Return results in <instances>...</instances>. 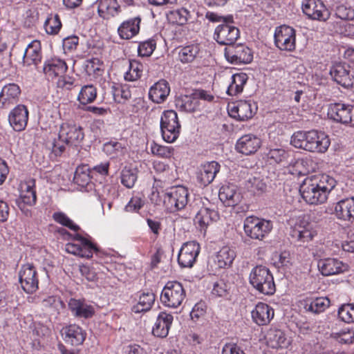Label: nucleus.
I'll use <instances>...</instances> for the list:
<instances>
[{
  "label": "nucleus",
  "mask_w": 354,
  "mask_h": 354,
  "mask_svg": "<svg viewBox=\"0 0 354 354\" xmlns=\"http://www.w3.org/2000/svg\"><path fill=\"white\" fill-rule=\"evenodd\" d=\"M336 185V180L328 174L313 175L304 180L299 191L307 203L321 205L327 201Z\"/></svg>",
  "instance_id": "1"
},
{
  "label": "nucleus",
  "mask_w": 354,
  "mask_h": 354,
  "mask_svg": "<svg viewBox=\"0 0 354 354\" xmlns=\"http://www.w3.org/2000/svg\"><path fill=\"white\" fill-rule=\"evenodd\" d=\"M189 192L187 187L178 185L165 192L153 190L150 199L159 205L162 201L165 207L170 212H175L184 209L188 203Z\"/></svg>",
  "instance_id": "2"
},
{
  "label": "nucleus",
  "mask_w": 354,
  "mask_h": 354,
  "mask_svg": "<svg viewBox=\"0 0 354 354\" xmlns=\"http://www.w3.org/2000/svg\"><path fill=\"white\" fill-rule=\"evenodd\" d=\"M84 134L81 127L65 122L60 126L58 140L52 143V151L56 155H61L65 150V145L77 146L84 139Z\"/></svg>",
  "instance_id": "3"
},
{
  "label": "nucleus",
  "mask_w": 354,
  "mask_h": 354,
  "mask_svg": "<svg viewBox=\"0 0 354 354\" xmlns=\"http://www.w3.org/2000/svg\"><path fill=\"white\" fill-rule=\"evenodd\" d=\"M250 284L259 292L265 295H272L275 292L276 288L272 274L263 266L253 268L249 276Z\"/></svg>",
  "instance_id": "4"
},
{
  "label": "nucleus",
  "mask_w": 354,
  "mask_h": 354,
  "mask_svg": "<svg viewBox=\"0 0 354 354\" xmlns=\"http://www.w3.org/2000/svg\"><path fill=\"white\" fill-rule=\"evenodd\" d=\"M64 235L68 236L71 242L66 244V251L80 257L89 259L94 252H97V246L87 238L83 237L79 234H71L65 230H62Z\"/></svg>",
  "instance_id": "5"
},
{
  "label": "nucleus",
  "mask_w": 354,
  "mask_h": 354,
  "mask_svg": "<svg viewBox=\"0 0 354 354\" xmlns=\"http://www.w3.org/2000/svg\"><path fill=\"white\" fill-rule=\"evenodd\" d=\"M273 225L271 221L254 216H247L243 222V230L252 239L262 241L271 232Z\"/></svg>",
  "instance_id": "6"
},
{
  "label": "nucleus",
  "mask_w": 354,
  "mask_h": 354,
  "mask_svg": "<svg viewBox=\"0 0 354 354\" xmlns=\"http://www.w3.org/2000/svg\"><path fill=\"white\" fill-rule=\"evenodd\" d=\"M160 126L162 139L165 142L173 143L179 137L181 125L175 111H164L160 117Z\"/></svg>",
  "instance_id": "7"
},
{
  "label": "nucleus",
  "mask_w": 354,
  "mask_h": 354,
  "mask_svg": "<svg viewBox=\"0 0 354 354\" xmlns=\"http://www.w3.org/2000/svg\"><path fill=\"white\" fill-rule=\"evenodd\" d=\"M185 296V290L180 283L168 281L161 292L160 301L165 307L176 308L182 304Z\"/></svg>",
  "instance_id": "8"
},
{
  "label": "nucleus",
  "mask_w": 354,
  "mask_h": 354,
  "mask_svg": "<svg viewBox=\"0 0 354 354\" xmlns=\"http://www.w3.org/2000/svg\"><path fill=\"white\" fill-rule=\"evenodd\" d=\"M328 118L344 125L354 127V106L342 102L332 103L328 108Z\"/></svg>",
  "instance_id": "9"
},
{
  "label": "nucleus",
  "mask_w": 354,
  "mask_h": 354,
  "mask_svg": "<svg viewBox=\"0 0 354 354\" xmlns=\"http://www.w3.org/2000/svg\"><path fill=\"white\" fill-rule=\"evenodd\" d=\"M290 235L297 241L305 243L311 241L317 235V230L309 222L308 216L303 214L296 218L291 227Z\"/></svg>",
  "instance_id": "10"
},
{
  "label": "nucleus",
  "mask_w": 354,
  "mask_h": 354,
  "mask_svg": "<svg viewBox=\"0 0 354 354\" xmlns=\"http://www.w3.org/2000/svg\"><path fill=\"white\" fill-rule=\"evenodd\" d=\"M19 282L21 288L28 294L36 292L39 288L37 273L31 264L23 265L18 274Z\"/></svg>",
  "instance_id": "11"
},
{
  "label": "nucleus",
  "mask_w": 354,
  "mask_h": 354,
  "mask_svg": "<svg viewBox=\"0 0 354 354\" xmlns=\"http://www.w3.org/2000/svg\"><path fill=\"white\" fill-rule=\"evenodd\" d=\"M274 37L276 46L280 50L292 51L295 49V30L292 27L286 25L277 27Z\"/></svg>",
  "instance_id": "12"
},
{
  "label": "nucleus",
  "mask_w": 354,
  "mask_h": 354,
  "mask_svg": "<svg viewBox=\"0 0 354 354\" xmlns=\"http://www.w3.org/2000/svg\"><path fill=\"white\" fill-rule=\"evenodd\" d=\"M19 198L16 200V203L19 208L24 212L26 205L33 206L37 201V195L35 191V180L30 178L21 182L19 186Z\"/></svg>",
  "instance_id": "13"
},
{
  "label": "nucleus",
  "mask_w": 354,
  "mask_h": 354,
  "mask_svg": "<svg viewBox=\"0 0 354 354\" xmlns=\"http://www.w3.org/2000/svg\"><path fill=\"white\" fill-rule=\"evenodd\" d=\"M225 57L233 64H248L253 59V53L247 46L239 44L232 45L225 49Z\"/></svg>",
  "instance_id": "14"
},
{
  "label": "nucleus",
  "mask_w": 354,
  "mask_h": 354,
  "mask_svg": "<svg viewBox=\"0 0 354 354\" xmlns=\"http://www.w3.org/2000/svg\"><path fill=\"white\" fill-rule=\"evenodd\" d=\"M240 36L239 29L223 20L214 30V38L221 45L232 46Z\"/></svg>",
  "instance_id": "15"
},
{
  "label": "nucleus",
  "mask_w": 354,
  "mask_h": 354,
  "mask_svg": "<svg viewBox=\"0 0 354 354\" xmlns=\"http://www.w3.org/2000/svg\"><path fill=\"white\" fill-rule=\"evenodd\" d=\"M201 246L196 241H188L183 244L178 255V263L182 268H192L200 253Z\"/></svg>",
  "instance_id": "16"
},
{
  "label": "nucleus",
  "mask_w": 354,
  "mask_h": 354,
  "mask_svg": "<svg viewBox=\"0 0 354 354\" xmlns=\"http://www.w3.org/2000/svg\"><path fill=\"white\" fill-rule=\"evenodd\" d=\"M330 74L333 79L344 87L354 84V68L346 64L338 63L332 66Z\"/></svg>",
  "instance_id": "17"
},
{
  "label": "nucleus",
  "mask_w": 354,
  "mask_h": 354,
  "mask_svg": "<svg viewBox=\"0 0 354 354\" xmlns=\"http://www.w3.org/2000/svg\"><path fill=\"white\" fill-rule=\"evenodd\" d=\"M326 213L333 214L337 218L343 221H354V198L342 199L326 209Z\"/></svg>",
  "instance_id": "18"
},
{
  "label": "nucleus",
  "mask_w": 354,
  "mask_h": 354,
  "mask_svg": "<svg viewBox=\"0 0 354 354\" xmlns=\"http://www.w3.org/2000/svg\"><path fill=\"white\" fill-rule=\"evenodd\" d=\"M257 110L254 104L250 101L240 100L228 106V114L237 120L244 121L250 119Z\"/></svg>",
  "instance_id": "19"
},
{
  "label": "nucleus",
  "mask_w": 354,
  "mask_h": 354,
  "mask_svg": "<svg viewBox=\"0 0 354 354\" xmlns=\"http://www.w3.org/2000/svg\"><path fill=\"white\" fill-rule=\"evenodd\" d=\"M221 165L216 161L206 162L201 165L196 171V180L201 186H207L220 171Z\"/></svg>",
  "instance_id": "20"
},
{
  "label": "nucleus",
  "mask_w": 354,
  "mask_h": 354,
  "mask_svg": "<svg viewBox=\"0 0 354 354\" xmlns=\"http://www.w3.org/2000/svg\"><path fill=\"white\" fill-rule=\"evenodd\" d=\"M301 8L304 13L312 19L326 20L328 11L321 0H303Z\"/></svg>",
  "instance_id": "21"
},
{
  "label": "nucleus",
  "mask_w": 354,
  "mask_h": 354,
  "mask_svg": "<svg viewBox=\"0 0 354 354\" xmlns=\"http://www.w3.org/2000/svg\"><path fill=\"white\" fill-rule=\"evenodd\" d=\"M68 70V66L64 59L54 57L47 59L44 64L43 71L48 80L55 81L59 77L64 75Z\"/></svg>",
  "instance_id": "22"
},
{
  "label": "nucleus",
  "mask_w": 354,
  "mask_h": 354,
  "mask_svg": "<svg viewBox=\"0 0 354 354\" xmlns=\"http://www.w3.org/2000/svg\"><path fill=\"white\" fill-rule=\"evenodd\" d=\"M321 273L324 276L339 274L348 270V266L336 258L320 259L317 264Z\"/></svg>",
  "instance_id": "23"
},
{
  "label": "nucleus",
  "mask_w": 354,
  "mask_h": 354,
  "mask_svg": "<svg viewBox=\"0 0 354 354\" xmlns=\"http://www.w3.org/2000/svg\"><path fill=\"white\" fill-rule=\"evenodd\" d=\"M28 120V111L26 106L19 104L9 113L8 121L10 125L16 131L25 129Z\"/></svg>",
  "instance_id": "24"
},
{
  "label": "nucleus",
  "mask_w": 354,
  "mask_h": 354,
  "mask_svg": "<svg viewBox=\"0 0 354 354\" xmlns=\"http://www.w3.org/2000/svg\"><path fill=\"white\" fill-rule=\"evenodd\" d=\"M261 145V139L257 136L245 134L237 140L236 149L241 153L251 155L254 153L260 148Z\"/></svg>",
  "instance_id": "25"
},
{
  "label": "nucleus",
  "mask_w": 354,
  "mask_h": 354,
  "mask_svg": "<svg viewBox=\"0 0 354 354\" xmlns=\"http://www.w3.org/2000/svg\"><path fill=\"white\" fill-rule=\"evenodd\" d=\"M64 340L72 346L81 345L86 339V333L77 324H70L61 331Z\"/></svg>",
  "instance_id": "26"
},
{
  "label": "nucleus",
  "mask_w": 354,
  "mask_h": 354,
  "mask_svg": "<svg viewBox=\"0 0 354 354\" xmlns=\"http://www.w3.org/2000/svg\"><path fill=\"white\" fill-rule=\"evenodd\" d=\"M218 219V212L206 207H202L195 216L194 223L201 232H206L207 227Z\"/></svg>",
  "instance_id": "27"
},
{
  "label": "nucleus",
  "mask_w": 354,
  "mask_h": 354,
  "mask_svg": "<svg viewBox=\"0 0 354 354\" xmlns=\"http://www.w3.org/2000/svg\"><path fill=\"white\" fill-rule=\"evenodd\" d=\"M174 321L173 315L166 311H161L152 328V333L158 337H166Z\"/></svg>",
  "instance_id": "28"
},
{
  "label": "nucleus",
  "mask_w": 354,
  "mask_h": 354,
  "mask_svg": "<svg viewBox=\"0 0 354 354\" xmlns=\"http://www.w3.org/2000/svg\"><path fill=\"white\" fill-rule=\"evenodd\" d=\"M218 196L226 206H235L242 199L239 189L233 184L223 185L220 188Z\"/></svg>",
  "instance_id": "29"
},
{
  "label": "nucleus",
  "mask_w": 354,
  "mask_h": 354,
  "mask_svg": "<svg viewBox=\"0 0 354 354\" xmlns=\"http://www.w3.org/2000/svg\"><path fill=\"white\" fill-rule=\"evenodd\" d=\"M252 318L259 326L267 325L274 317V310L267 304L259 302L251 312Z\"/></svg>",
  "instance_id": "30"
},
{
  "label": "nucleus",
  "mask_w": 354,
  "mask_h": 354,
  "mask_svg": "<svg viewBox=\"0 0 354 354\" xmlns=\"http://www.w3.org/2000/svg\"><path fill=\"white\" fill-rule=\"evenodd\" d=\"M310 140L308 151L313 153H325L330 145L328 136L325 133L317 130H311Z\"/></svg>",
  "instance_id": "31"
},
{
  "label": "nucleus",
  "mask_w": 354,
  "mask_h": 354,
  "mask_svg": "<svg viewBox=\"0 0 354 354\" xmlns=\"http://www.w3.org/2000/svg\"><path fill=\"white\" fill-rule=\"evenodd\" d=\"M21 90L16 84H8L4 86L0 93V107L7 109L15 104L20 95Z\"/></svg>",
  "instance_id": "32"
},
{
  "label": "nucleus",
  "mask_w": 354,
  "mask_h": 354,
  "mask_svg": "<svg viewBox=\"0 0 354 354\" xmlns=\"http://www.w3.org/2000/svg\"><path fill=\"white\" fill-rule=\"evenodd\" d=\"M170 93L169 83L165 80H160L151 86L149 91V98L154 103L164 102Z\"/></svg>",
  "instance_id": "33"
},
{
  "label": "nucleus",
  "mask_w": 354,
  "mask_h": 354,
  "mask_svg": "<svg viewBox=\"0 0 354 354\" xmlns=\"http://www.w3.org/2000/svg\"><path fill=\"white\" fill-rule=\"evenodd\" d=\"M268 346L272 348H285L290 344V338L280 329L271 328L266 335Z\"/></svg>",
  "instance_id": "34"
},
{
  "label": "nucleus",
  "mask_w": 354,
  "mask_h": 354,
  "mask_svg": "<svg viewBox=\"0 0 354 354\" xmlns=\"http://www.w3.org/2000/svg\"><path fill=\"white\" fill-rule=\"evenodd\" d=\"M41 43L38 40H33L26 47L23 63L26 66H37L41 60Z\"/></svg>",
  "instance_id": "35"
},
{
  "label": "nucleus",
  "mask_w": 354,
  "mask_h": 354,
  "mask_svg": "<svg viewBox=\"0 0 354 354\" xmlns=\"http://www.w3.org/2000/svg\"><path fill=\"white\" fill-rule=\"evenodd\" d=\"M140 17H133L123 21L118 28L120 37L122 39H130L140 31Z\"/></svg>",
  "instance_id": "36"
},
{
  "label": "nucleus",
  "mask_w": 354,
  "mask_h": 354,
  "mask_svg": "<svg viewBox=\"0 0 354 354\" xmlns=\"http://www.w3.org/2000/svg\"><path fill=\"white\" fill-rule=\"evenodd\" d=\"M68 308L73 315L80 318L88 319L95 313V309L91 305L75 299H70Z\"/></svg>",
  "instance_id": "37"
},
{
  "label": "nucleus",
  "mask_w": 354,
  "mask_h": 354,
  "mask_svg": "<svg viewBox=\"0 0 354 354\" xmlns=\"http://www.w3.org/2000/svg\"><path fill=\"white\" fill-rule=\"evenodd\" d=\"M97 12L100 17L109 19L120 12V6L117 0H99Z\"/></svg>",
  "instance_id": "38"
},
{
  "label": "nucleus",
  "mask_w": 354,
  "mask_h": 354,
  "mask_svg": "<svg viewBox=\"0 0 354 354\" xmlns=\"http://www.w3.org/2000/svg\"><path fill=\"white\" fill-rule=\"evenodd\" d=\"M330 301L327 297L308 299L304 301V308L307 313L317 315L324 312L330 306Z\"/></svg>",
  "instance_id": "39"
},
{
  "label": "nucleus",
  "mask_w": 354,
  "mask_h": 354,
  "mask_svg": "<svg viewBox=\"0 0 354 354\" xmlns=\"http://www.w3.org/2000/svg\"><path fill=\"white\" fill-rule=\"evenodd\" d=\"M200 46L198 44H190L178 48V60L183 64L193 62L199 55Z\"/></svg>",
  "instance_id": "40"
},
{
  "label": "nucleus",
  "mask_w": 354,
  "mask_h": 354,
  "mask_svg": "<svg viewBox=\"0 0 354 354\" xmlns=\"http://www.w3.org/2000/svg\"><path fill=\"white\" fill-rule=\"evenodd\" d=\"M103 151L111 158H118L127 153V145L122 141L111 140L104 144Z\"/></svg>",
  "instance_id": "41"
},
{
  "label": "nucleus",
  "mask_w": 354,
  "mask_h": 354,
  "mask_svg": "<svg viewBox=\"0 0 354 354\" xmlns=\"http://www.w3.org/2000/svg\"><path fill=\"white\" fill-rule=\"evenodd\" d=\"M90 168L87 165H82L77 167L73 180L75 184L82 188H85L87 191L92 188L93 185L91 183Z\"/></svg>",
  "instance_id": "42"
},
{
  "label": "nucleus",
  "mask_w": 354,
  "mask_h": 354,
  "mask_svg": "<svg viewBox=\"0 0 354 354\" xmlns=\"http://www.w3.org/2000/svg\"><path fill=\"white\" fill-rule=\"evenodd\" d=\"M235 257L234 250L229 246H224L217 252L215 262L218 268H225L231 266Z\"/></svg>",
  "instance_id": "43"
},
{
  "label": "nucleus",
  "mask_w": 354,
  "mask_h": 354,
  "mask_svg": "<svg viewBox=\"0 0 354 354\" xmlns=\"http://www.w3.org/2000/svg\"><path fill=\"white\" fill-rule=\"evenodd\" d=\"M248 80V75L244 73H236L231 76V82L227 87V93L234 96L243 91Z\"/></svg>",
  "instance_id": "44"
},
{
  "label": "nucleus",
  "mask_w": 354,
  "mask_h": 354,
  "mask_svg": "<svg viewBox=\"0 0 354 354\" xmlns=\"http://www.w3.org/2000/svg\"><path fill=\"white\" fill-rule=\"evenodd\" d=\"M311 137L310 131H298L295 132L290 140V144L297 149L308 151Z\"/></svg>",
  "instance_id": "45"
},
{
  "label": "nucleus",
  "mask_w": 354,
  "mask_h": 354,
  "mask_svg": "<svg viewBox=\"0 0 354 354\" xmlns=\"http://www.w3.org/2000/svg\"><path fill=\"white\" fill-rule=\"evenodd\" d=\"M155 301V295L152 292H143L139 297L138 303L133 306V311L136 313L149 310Z\"/></svg>",
  "instance_id": "46"
},
{
  "label": "nucleus",
  "mask_w": 354,
  "mask_h": 354,
  "mask_svg": "<svg viewBox=\"0 0 354 354\" xmlns=\"http://www.w3.org/2000/svg\"><path fill=\"white\" fill-rule=\"evenodd\" d=\"M143 70L144 66L141 62L136 59L130 60L129 70L124 75V80L129 82L138 80L142 75Z\"/></svg>",
  "instance_id": "47"
},
{
  "label": "nucleus",
  "mask_w": 354,
  "mask_h": 354,
  "mask_svg": "<svg viewBox=\"0 0 354 354\" xmlns=\"http://www.w3.org/2000/svg\"><path fill=\"white\" fill-rule=\"evenodd\" d=\"M176 105L180 109L187 112L194 111L199 106L194 92L189 95H183L179 97L176 100Z\"/></svg>",
  "instance_id": "48"
},
{
  "label": "nucleus",
  "mask_w": 354,
  "mask_h": 354,
  "mask_svg": "<svg viewBox=\"0 0 354 354\" xmlns=\"http://www.w3.org/2000/svg\"><path fill=\"white\" fill-rule=\"evenodd\" d=\"M97 97V89L93 84L84 85L82 87L77 100L82 104H87L93 102Z\"/></svg>",
  "instance_id": "49"
},
{
  "label": "nucleus",
  "mask_w": 354,
  "mask_h": 354,
  "mask_svg": "<svg viewBox=\"0 0 354 354\" xmlns=\"http://www.w3.org/2000/svg\"><path fill=\"white\" fill-rule=\"evenodd\" d=\"M138 178V170L135 168L124 167L120 173L121 183L127 188H132Z\"/></svg>",
  "instance_id": "50"
},
{
  "label": "nucleus",
  "mask_w": 354,
  "mask_h": 354,
  "mask_svg": "<svg viewBox=\"0 0 354 354\" xmlns=\"http://www.w3.org/2000/svg\"><path fill=\"white\" fill-rule=\"evenodd\" d=\"M189 17L190 12L184 8L170 11L167 14V19L171 23L180 26L185 24Z\"/></svg>",
  "instance_id": "51"
},
{
  "label": "nucleus",
  "mask_w": 354,
  "mask_h": 354,
  "mask_svg": "<svg viewBox=\"0 0 354 354\" xmlns=\"http://www.w3.org/2000/svg\"><path fill=\"white\" fill-rule=\"evenodd\" d=\"M83 68L89 76L98 77L103 73L102 63L97 58H92L84 62Z\"/></svg>",
  "instance_id": "52"
},
{
  "label": "nucleus",
  "mask_w": 354,
  "mask_h": 354,
  "mask_svg": "<svg viewBox=\"0 0 354 354\" xmlns=\"http://www.w3.org/2000/svg\"><path fill=\"white\" fill-rule=\"evenodd\" d=\"M95 192L100 201H106L114 197L115 189L110 184L99 183L95 185Z\"/></svg>",
  "instance_id": "53"
},
{
  "label": "nucleus",
  "mask_w": 354,
  "mask_h": 354,
  "mask_svg": "<svg viewBox=\"0 0 354 354\" xmlns=\"http://www.w3.org/2000/svg\"><path fill=\"white\" fill-rule=\"evenodd\" d=\"M111 92L115 101L120 102V97L127 100L131 98V92L130 86L128 84H117L112 83L111 86Z\"/></svg>",
  "instance_id": "54"
},
{
  "label": "nucleus",
  "mask_w": 354,
  "mask_h": 354,
  "mask_svg": "<svg viewBox=\"0 0 354 354\" xmlns=\"http://www.w3.org/2000/svg\"><path fill=\"white\" fill-rule=\"evenodd\" d=\"M44 28L47 34L56 35L62 28V23L58 15L50 14L44 22Z\"/></svg>",
  "instance_id": "55"
},
{
  "label": "nucleus",
  "mask_w": 354,
  "mask_h": 354,
  "mask_svg": "<svg viewBox=\"0 0 354 354\" xmlns=\"http://www.w3.org/2000/svg\"><path fill=\"white\" fill-rule=\"evenodd\" d=\"M150 149L153 155L162 158H171L174 151L172 147L160 145L155 142L151 143Z\"/></svg>",
  "instance_id": "56"
},
{
  "label": "nucleus",
  "mask_w": 354,
  "mask_h": 354,
  "mask_svg": "<svg viewBox=\"0 0 354 354\" xmlns=\"http://www.w3.org/2000/svg\"><path fill=\"white\" fill-rule=\"evenodd\" d=\"M339 318L345 323L354 322V304H344L342 305L337 313Z\"/></svg>",
  "instance_id": "57"
},
{
  "label": "nucleus",
  "mask_w": 354,
  "mask_h": 354,
  "mask_svg": "<svg viewBox=\"0 0 354 354\" xmlns=\"http://www.w3.org/2000/svg\"><path fill=\"white\" fill-rule=\"evenodd\" d=\"M266 156L272 162L281 163L287 160L288 153L284 149L274 148L269 149Z\"/></svg>",
  "instance_id": "58"
},
{
  "label": "nucleus",
  "mask_w": 354,
  "mask_h": 354,
  "mask_svg": "<svg viewBox=\"0 0 354 354\" xmlns=\"http://www.w3.org/2000/svg\"><path fill=\"white\" fill-rule=\"evenodd\" d=\"M53 217L57 223L74 232H77L80 229V227L63 212H55Z\"/></svg>",
  "instance_id": "59"
},
{
  "label": "nucleus",
  "mask_w": 354,
  "mask_h": 354,
  "mask_svg": "<svg viewBox=\"0 0 354 354\" xmlns=\"http://www.w3.org/2000/svg\"><path fill=\"white\" fill-rule=\"evenodd\" d=\"M156 47V42L153 39H149L140 42L138 47V55L141 57L150 56Z\"/></svg>",
  "instance_id": "60"
},
{
  "label": "nucleus",
  "mask_w": 354,
  "mask_h": 354,
  "mask_svg": "<svg viewBox=\"0 0 354 354\" xmlns=\"http://www.w3.org/2000/svg\"><path fill=\"white\" fill-rule=\"evenodd\" d=\"M247 189L253 193L263 192L266 188V185L259 176H252L248 178L246 183Z\"/></svg>",
  "instance_id": "61"
},
{
  "label": "nucleus",
  "mask_w": 354,
  "mask_h": 354,
  "mask_svg": "<svg viewBox=\"0 0 354 354\" xmlns=\"http://www.w3.org/2000/svg\"><path fill=\"white\" fill-rule=\"evenodd\" d=\"M335 15L343 20H352L354 19V9L350 6L341 4L337 6Z\"/></svg>",
  "instance_id": "62"
},
{
  "label": "nucleus",
  "mask_w": 354,
  "mask_h": 354,
  "mask_svg": "<svg viewBox=\"0 0 354 354\" xmlns=\"http://www.w3.org/2000/svg\"><path fill=\"white\" fill-rule=\"evenodd\" d=\"M144 200L138 196H133L126 205L124 209L128 212H138L144 205Z\"/></svg>",
  "instance_id": "63"
},
{
  "label": "nucleus",
  "mask_w": 354,
  "mask_h": 354,
  "mask_svg": "<svg viewBox=\"0 0 354 354\" xmlns=\"http://www.w3.org/2000/svg\"><path fill=\"white\" fill-rule=\"evenodd\" d=\"M79 44V37L75 35L67 37L63 39L62 46L65 53H71L76 50Z\"/></svg>",
  "instance_id": "64"
}]
</instances>
